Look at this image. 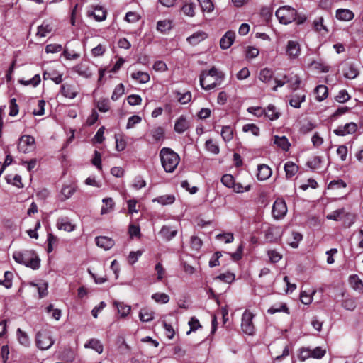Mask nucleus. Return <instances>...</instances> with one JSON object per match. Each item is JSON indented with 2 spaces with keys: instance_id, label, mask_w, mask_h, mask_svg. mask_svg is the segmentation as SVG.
I'll use <instances>...</instances> for the list:
<instances>
[{
  "instance_id": "1",
  "label": "nucleus",
  "mask_w": 363,
  "mask_h": 363,
  "mask_svg": "<svg viewBox=\"0 0 363 363\" xmlns=\"http://www.w3.org/2000/svg\"><path fill=\"white\" fill-rule=\"evenodd\" d=\"M224 79V74L215 67L204 70L200 74V84L205 90H211L219 86Z\"/></svg>"
},
{
  "instance_id": "2",
  "label": "nucleus",
  "mask_w": 363,
  "mask_h": 363,
  "mask_svg": "<svg viewBox=\"0 0 363 363\" xmlns=\"http://www.w3.org/2000/svg\"><path fill=\"white\" fill-rule=\"evenodd\" d=\"M13 258L17 263L33 269H38L40 267V259L33 250L16 251L13 253Z\"/></svg>"
},
{
  "instance_id": "3",
  "label": "nucleus",
  "mask_w": 363,
  "mask_h": 363,
  "mask_svg": "<svg viewBox=\"0 0 363 363\" xmlns=\"http://www.w3.org/2000/svg\"><path fill=\"white\" fill-rule=\"evenodd\" d=\"M162 165L167 172H173L178 166L180 157L177 153L168 147H163L160 152Z\"/></svg>"
},
{
  "instance_id": "4",
  "label": "nucleus",
  "mask_w": 363,
  "mask_h": 363,
  "mask_svg": "<svg viewBox=\"0 0 363 363\" xmlns=\"http://www.w3.org/2000/svg\"><path fill=\"white\" fill-rule=\"evenodd\" d=\"M296 16V11L289 6H281L276 11V16L283 24H289L295 21Z\"/></svg>"
},
{
  "instance_id": "5",
  "label": "nucleus",
  "mask_w": 363,
  "mask_h": 363,
  "mask_svg": "<svg viewBox=\"0 0 363 363\" xmlns=\"http://www.w3.org/2000/svg\"><path fill=\"white\" fill-rule=\"evenodd\" d=\"M35 339L37 347L43 350L49 349L54 344L50 332L46 330L39 331Z\"/></svg>"
},
{
  "instance_id": "6",
  "label": "nucleus",
  "mask_w": 363,
  "mask_h": 363,
  "mask_svg": "<svg viewBox=\"0 0 363 363\" xmlns=\"http://www.w3.org/2000/svg\"><path fill=\"white\" fill-rule=\"evenodd\" d=\"M272 213L275 219L279 220L283 218L287 213V206L285 201L282 199H276L272 206Z\"/></svg>"
},
{
  "instance_id": "7",
  "label": "nucleus",
  "mask_w": 363,
  "mask_h": 363,
  "mask_svg": "<svg viewBox=\"0 0 363 363\" xmlns=\"http://www.w3.org/2000/svg\"><path fill=\"white\" fill-rule=\"evenodd\" d=\"M253 317L254 315L248 311H245L242 316V330L245 333L250 335L255 333V327L252 323Z\"/></svg>"
},
{
  "instance_id": "8",
  "label": "nucleus",
  "mask_w": 363,
  "mask_h": 363,
  "mask_svg": "<svg viewBox=\"0 0 363 363\" xmlns=\"http://www.w3.org/2000/svg\"><path fill=\"white\" fill-rule=\"evenodd\" d=\"M35 147V138L31 135H25L19 138L18 149L23 153L30 152Z\"/></svg>"
},
{
  "instance_id": "9",
  "label": "nucleus",
  "mask_w": 363,
  "mask_h": 363,
  "mask_svg": "<svg viewBox=\"0 0 363 363\" xmlns=\"http://www.w3.org/2000/svg\"><path fill=\"white\" fill-rule=\"evenodd\" d=\"M357 130V125L350 122L344 125H340L333 130V133L338 136H345L348 134L354 133Z\"/></svg>"
},
{
  "instance_id": "10",
  "label": "nucleus",
  "mask_w": 363,
  "mask_h": 363,
  "mask_svg": "<svg viewBox=\"0 0 363 363\" xmlns=\"http://www.w3.org/2000/svg\"><path fill=\"white\" fill-rule=\"evenodd\" d=\"M282 233L283 230L281 227L271 226L267 230L265 238L269 242H277L281 238Z\"/></svg>"
},
{
  "instance_id": "11",
  "label": "nucleus",
  "mask_w": 363,
  "mask_h": 363,
  "mask_svg": "<svg viewBox=\"0 0 363 363\" xmlns=\"http://www.w3.org/2000/svg\"><path fill=\"white\" fill-rule=\"evenodd\" d=\"M57 227L60 230L72 232L75 230L76 225L73 224L67 216H62L57 220Z\"/></svg>"
},
{
  "instance_id": "12",
  "label": "nucleus",
  "mask_w": 363,
  "mask_h": 363,
  "mask_svg": "<svg viewBox=\"0 0 363 363\" xmlns=\"http://www.w3.org/2000/svg\"><path fill=\"white\" fill-rule=\"evenodd\" d=\"M60 92L63 96L72 99L77 96L79 91L74 85L63 84L61 86Z\"/></svg>"
},
{
  "instance_id": "13",
  "label": "nucleus",
  "mask_w": 363,
  "mask_h": 363,
  "mask_svg": "<svg viewBox=\"0 0 363 363\" xmlns=\"http://www.w3.org/2000/svg\"><path fill=\"white\" fill-rule=\"evenodd\" d=\"M286 52L290 58L298 57L301 52L298 43L294 40H289L287 43Z\"/></svg>"
},
{
  "instance_id": "14",
  "label": "nucleus",
  "mask_w": 363,
  "mask_h": 363,
  "mask_svg": "<svg viewBox=\"0 0 363 363\" xmlns=\"http://www.w3.org/2000/svg\"><path fill=\"white\" fill-rule=\"evenodd\" d=\"M235 38V33L232 30L227 31L220 40V45L223 50L229 48Z\"/></svg>"
},
{
  "instance_id": "15",
  "label": "nucleus",
  "mask_w": 363,
  "mask_h": 363,
  "mask_svg": "<svg viewBox=\"0 0 363 363\" xmlns=\"http://www.w3.org/2000/svg\"><path fill=\"white\" fill-rule=\"evenodd\" d=\"M208 38V34L203 31V30H199L197 32L194 33L192 35L189 36L186 39L187 42L192 45H196L201 41L204 40Z\"/></svg>"
},
{
  "instance_id": "16",
  "label": "nucleus",
  "mask_w": 363,
  "mask_h": 363,
  "mask_svg": "<svg viewBox=\"0 0 363 363\" xmlns=\"http://www.w3.org/2000/svg\"><path fill=\"white\" fill-rule=\"evenodd\" d=\"M96 244L98 247L105 250L111 249L115 244V242L111 238L106 236H99L96 238Z\"/></svg>"
},
{
  "instance_id": "17",
  "label": "nucleus",
  "mask_w": 363,
  "mask_h": 363,
  "mask_svg": "<svg viewBox=\"0 0 363 363\" xmlns=\"http://www.w3.org/2000/svg\"><path fill=\"white\" fill-rule=\"evenodd\" d=\"M177 234V229L167 225H164L159 232V235L167 241L171 240Z\"/></svg>"
},
{
  "instance_id": "18",
  "label": "nucleus",
  "mask_w": 363,
  "mask_h": 363,
  "mask_svg": "<svg viewBox=\"0 0 363 363\" xmlns=\"http://www.w3.org/2000/svg\"><path fill=\"white\" fill-rule=\"evenodd\" d=\"M257 172V179L261 181L269 179L272 174L271 168L268 165L264 164L258 165Z\"/></svg>"
},
{
  "instance_id": "19",
  "label": "nucleus",
  "mask_w": 363,
  "mask_h": 363,
  "mask_svg": "<svg viewBox=\"0 0 363 363\" xmlns=\"http://www.w3.org/2000/svg\"><path fill=\"white\" fill-rule=\"evenodd\" d=\"M189 128V121L184 116H181L176 121L174 130L178 133H182Z\"/></svg>"
},
{
  "instance_id": "20",
  "label": "nucleus",
  "mask_w": 363,
  "mask_h": 363,
  "mask_svg": "<svg viewBox=\"0 0 363 363\" xmlns=\"http://www.w3.org/2000/svg\"><path fill=\"white\" fill-rule=\"evenodd\" d=\"M354 13L346 9H339L336 11V18L340 21H349L353 19Z\"/></svg>"
},
{
  "instance_id": "21",
  "label": "nucleus",
  "mask_w": 363,
  "mask_h": 363,
  "mask_svg": "<svg viewBox=\"0 0 363 363\" xmlns=\"http://www.w3.org/2000/svg\"><path fill=\"white\" fill-rule=\"evenodd\" d=\"M313 27L315 31L322 34H326L328 33V30L324 24V18L323 16H318L314 19L313 22Z\"/></svg>"
},
{
  "instance_id": "22",
  "label": "nucleus",
  "mask_w": 363,
  "mask_h": 363,
  "mask_svg": "<svg viewBox=\"0 0 363 363\" xmlns=\"http://www.w3.org/2000/svg\"><path fill=\"white\" fill-rule=\"evenodd\" d=\"M52 24L45 21L38 27L36 36L39 38H44L52 30Z\"/></svg>"
},
{
  "instance_id": "23",
  "label": "nucleus",
  "mask_w": 363,
  "mask_h": 363,
  "mask_svg": "<svg viewBox=\"0 0 363 363\" xmlns=\"http://www.w3.org/2000/svg\"><path fill=\"white\" fill-rule=\"evenodd\" d=\"M74 71L84 78H90L92 76V72L90 68L84 64H79L76 65L74 67Z\"/></svg>"
},
{
  "instance_id": "24",
  "label": "nucleus",
  "mask_w": 363,
  "mask_h": 363,
  "mask_svg": "<svg viewBox=\"0 0 363 363\" xmlns=\"http://www.w3.org/2000/svg\"><path fill=\"white\" fill-rule=\"evenodd\" d=\"M273 142L284 151H288L291 144L286 136H274Z\"/></svg>"
},
{
  "instance_id": "25",
  "label": "nucleus",
  "mask_w": 363,
  "mask_h": 363,
  "mask_svg": "<svg viewBox=\"0 0 363 363\" xmlns=\"http://www.w3.org/2000/svg\"><path fill=\"white\" fill-rule=\"evenodd\" d=\"M279 312H284L286 314H289V309L286 303L281 302L274 303L267 310V313L269 314H274Z\"/></svg>"
},
{
  "instance_id": "26",
  "label": "nucleus",
  "mask_w": 363,
  "mask_h": 363,
  "mask_svg": "<svg viewBox=\"0 0 363 363\" xmlns=\"http://www.w3.org/2000/svg\"><path fill=\"white\" fill-rule=\"evenodd\" d=\"M154 311L148 308H141L139 313V318L142 322H150L154 318Z\"/></svg>"
},
{
  "instance_id": "27",
  "label": "nucleus",
  "mask_w": 363,
  "mask_h": 363,
  "mask_svg": "<svg viewBox=\"0 0 363 363\" xmlns=\"http://www.w3.org/2000/svg\"><path fill=\"white\" fill-rule=\"evenodd\" d=\"M131 77L134 80H135L141 84H145V83L148 82L150 79V75L147 72H141V71H138V72L132 73Z\"/></svg>"
},
{
  "instance_id": "28",
  "label": "nucleus",
  "mask_w": 363,
  "mask_h": 363,
  "mask_svg": "<svg viewBox=\"0 0 363 363\" xmlns=\"http://www.w3.org/2000/svg\"><path fill=\"white\" fill-rule=\"evenodd\" d=\"M84 347L86 348L93 349L99 354L102 353L104 350L102 344L99 340L96 339H91L84 345Z\"/></svg>"
},
{
  "instance_id": "29",
  "label": "nucleus",
  "mask_w": 363,
  "mask_h": 363,
  "mask_svg": "<svg viewBox=\"0 0 363 363\" xmlns=\"http://www.w3.org/2000/svg\"><path fill=\"white\" fill-rule=\"evenodd\" d=\"M76 191L75 185H65L61 190V195L62 196V200L65 201L69 199Z\"/></svg>"
},
{
  "instance_id": "30",
  "label": "nucleus",
  "mask_w": 363,
  "mask_h": 363,
  "mask_svg": "<svg viewBox=\"0 0 363 363\" xmlns=\"http://www.w3.org/2000/svg\"><path fill=\"white\" fill-rule=\"evenodd\" d=\"M264 111V116L269 118L271 121L276 120L280 116L279 112L274 105L269 104Z\"/></svg>"
},
{
  "instance_id": "31",
  "label": "nucleus",
  "mask_w": 363,
  "mask_h": 363,
  "mask_svg": "<svg viewBox=\"0 0 363 363\" xmlns=\"http://www.w3.org/2000/svg\"><path fill=\"white\" fill-rule=\"evenodd\" d=\"M306 100V94H295L291 96V99L289 101V104L296 108H298L301 107V104L302 102Z\"/></svg>"
},
{
  "instance_id": "32",
  "label": "nucleus",
  "mask_w": 363,
  "mask_h": 363,
  "mask_svg": "<svg viewBox=\"0 0 363 363\" xmlns=\"http://www.w3.org/2000/svg\"><path fill=\"white\" fill-rule=\"evenodd\" d=\"M284 170L286 172V177L291 178L297 173V172L298 170V167L293 162H287L284 164Z\"/></svg>"
},
{
  "instance_id": "33",
  "label": "nucleus",
  "mask_w": 363,
  "mask_h": 363,
  "mask_svg": "<svg viewBox=\"0 0 363 363\" xmlns=\"http://www.w3.org/2000/svg\"><path fill=\"white\" fill-rule=\"evenodd\" d=\"M350 283L354 290L358 291L359 292L363 291V283L357 275L350 276Z\"/></svg>"
},
{
  "instance_id": "34",
  "label": "nucleus",
  "mask_w": 363,
  "mask_h": 363,
  "mask_svg": "<svg viewBox=\"0 0 363 363\" xmlns=\"http://www.w3.org/2000/svg\"><path fill=\"white\" fill-rule=\"evenodd\" d=\"M315 93L316 94V99L321 101L328 96V87L325 85H318L315 89Z\"/></svg>"
},
{
  "instance_id": "35",
  "label": "nucleus",
  "mask_w": 363,
  "mask_h": 363,
  "mask_svg": "<svg viewBox=\"0 0 363 363\" xmlns=\"http://www.w3.org/2000/svg\"><path fill=\"white\" fill-rule=\"evenodd\" d=\"M43 77L45 79H51L57 84H59L62 82V74H57L55 72H45Z\"/></svg>"
},
{
  "instance_id": "36",
  "label": "nucleus",
  "mask_w": 363,
  "mask_h": 363,
  "mask_svg": "<svg viewBox=\"0 0 363 363\" xmlns=\"http://www.w3.org/2000/svg\"><path fill=\"white\" fill-rule=\"evenodd\" d=\"M273 77V72L272 69L264 68L259 72V79L264 83H268Z\"/></svg>"
},
{
  "instance_id": "37",
  "label": "nucleus",
  "mask_w": 363,
  "mask_h": 363,
  "mask_svg": "<svg viewBox=\"0 0 363 363\" xmlns=\"http://www.w3.org/2000/svg\"><path fill=\"white\" fill-rule=\"evenodd\" d=\"M220 134L225 142L230 141L233 138V128L230 125L223 126Z\"/></svg>"
},
{
  "instance_id": "38",
  "label": "nucleus",
  "mask_w": 363,
  "mask_h": 363,
  "mask_svg": "<svg viewBox=\"0 0 363 363\" xmlns=\"http://www.w3.org/2000/svg\"><path fill=\"white\" fill-rule=\"evenodd\" d=\"M89 16H93L97 21H104L106 17V12L101 7H96L94 11L89 13Z\"/></svg>"
},
{
  "instance_id": "39",
  "label": "nucleus",
  "mask_w": 363,
  "mask_h": 363,
  "mask_svg": "<svg viewBox=\"0 0 363 363\" xmlns=\"http://www.w3.org/2000/svg\"><path fill=\"white\" fill-rule=\"evenodd\" d=\"M175 198L173 195H163L155 198L152 200L153 202H157L162 205H168L174 203Z\"/></svg>"
},
{
  "instance_id": "40",
  "label": "nucleus",
  "mask_w": 363,
  "mask_h": 363,
  "mask_svg": "<svg viewBox=\"0 0 363 363\" xmlns=\"http://www.w3.org/2000/svg\"><path fill=\"white\" fill-rule=\"evenodd\" d=\"M102 202L104 205L101 208V213L106 214L109 213L113 209L114 205L113 199L111 198H106L102 200Z\"/></svg>"
},
{
  "instance_id": "41",
  "label": "nucleus",
  "mask_w": 363,
  "mask_h": 363,
  "mask_svg": "<svg viewBox=\"0 0 363 363\" xmlns=\"http://www.w3.org/2000/svg\"><path fill=\"white\" fill-rule=\"evenodd\" d=\"M115 305L117 307L118 313L121 315V317L127 316L131 310L130 306L125 305L123 303L115 302Z\"/></svg>"
},
{
  "instance_id": "42",
  "label": "nucleus",
  "mask_w": 363,
  "mask_h": 363,
  "mask_svg": "<svg viewBox=\"0 0 363 363\" xmlns=\"http://www.w3.org/2000/svg\"><path fill=\"white\" fill-rule=\"evenodd\" d=\"M206 149L213 154L217 155L219 153L220 149L218 145L213 140L209 139L205 143Z\"/></svg>"
},
{
  "instance_id": "43",
  "label": "nucleus",
  "mask_w": 363,
  "mask_h": 363,
  "mask_svg": "<svg viewBox=\"0 0 363 363\" xmlns=\"http://www.w3.org/2000/svg\"><path fill=\"white\" fill-rule=\"evenodd\" d=\"M152 298L159 303H167L169 301V296L164 293H155L152 295Z\"/></svg>"
},
{
  "instance_id": "44",
  "label": "nucleus",
  "mask_w": 363,
  "mask_h": 363,
  "mask_svg": "<svg viewBox=\"0 0 363 363\" xmlns=\"http://www.w3.org/2000/svg\"><path fill=\"white\" fill-rule=\"evenodd\" d=\"M204 12L211 13L214 9V6L211 0H197Z\"/></svg>"
},
{
  "instance_id": "45",
  "label": "nucleus",
  "mask_w": 363,
  "mask_h": 363,
  "mask_svg": "<svg viewBox=\"0 0 363 363\" xmlns=\"http://www.w3.org/2000/svg\"><path fill=\"white\" fill-rule=\"evenodd\" d=\"M19 82H20V84L25 85V86L31 85V86L35 87L40 82V77L38 74H35L32 79H30L29 80L21 79V80H19Z\"/></svg>"
},
{
  "instance_id": "46",
  "label": "nucleus",
  "mask_w": 363,
  "mask_h": 363,
  "mask_svg": "<svg viewBox=\"0 0 363 363\" xmlns=\"http://www.w3.org/2000/svg\"><path fill=\"white\" fill-rule=\"evenodd\" d=\"M150 133L155 141H159L163 139L164 131L162 127H157L152 129Z\"/></svg>"
},
{
  "instance_id": "47",
  "label": "nucleus",
  "mask_w": 363,
  "mask_h": 363,
  "mask_svg": "<svg viewBox=\"0 0 363 363\" xmlns=\"http://www.w3.org/2000/svg\"><path fill=\"white\" fill-rule=\"evenodd\" d=\"M301 80L299 77L294 75L290 79L287 78V83H289V88L292 90H296L299 88Z\"/></svg>"
},
{
  "instance_id": "48",
  "label": "nucleus",
  "mask_w": 363,
  "mask_h": 363,
  "mask_svg": "<svg viewBox=\"0 0 363 363\" xmlns=\"http://www.w3.org/2000/svg\"><path fill=\"white\" fill-rule=\"evenodd\" d=\"M342 306L346 310L354 311L357 307V303L355 299L349 298L342 301Z\"/></svg>"
},
{
  "instance_id": "49",
  "label": "nucleus",
  "mask_w": 363,
  "mask_h": 363,
  "mask_svg": "<svg viewBox=\"0 0 363 363\" xmlns=\"http://www.w3.org/2000/svg\"><path fill=\"white\" fill-rule=\"evenodd\" d=\"M96 106L99 111L107 112L109 108V101L107 99H100L96 104Z\"/></svg>"
},
{
  "instance_id": "50",
  "label": "nucleus",
  "mask_w": 363,
  "mask_h": 363,
  "mask_svg": "<svg viewBox=\"0 0 363 363\" xmlns=\"http://www.w3.org/2000/svg\"><path fill=\"white\" fill-rule=\"evenodd\" d=\"M124 94V86L123 84H118L112 94L111 99L113 101H117Z\"/></svg>"
},
{
  "instance_id": "51",
  "label": "nucleus",
  "mask_w": 363,
  "mask_h": 363,
  "mask_svg": "<svg viewBox=\"0 0 363 363\" xmlns=\"http://www.w3.org/2000/svg\"><path fill=\"white\" fill-rule=\"evenodd\" d=\"M176 94H177L178 101L182 104H186L191 99V94L190 91H186L182 94H180L179 92L177 91Z\"/></svg>"
},
{
  "instance_id": "52",
  "label": "nucleus",
  "mask_w": 363,
  "mask_h": 363,
  "mask_svg": "<svg viewBox=\"0 0 363 363\" xmlns=\"http://www.w3.org/2000/svg\"><path fill=\"white\" fill-rule=\"evenodd\" d=\"M321 162V158L316 156L307 162V166L311 169H317L320 167Z\"/></svg>"
},
{
  "instance_id": "53",
  "label": "nucleus",
  "mask_w": 363,
  "mask_h": 363,
  "mask_svg": "<svg viewBox=\"0 0 363 363\" xmlns=\"http://www.w3.org/2000/svg\"><path fill=\"white\" fill-rule=\"evenodd\" d=\"M195 6L194 4H185L182 8V12L188 16L193 17L195 15L194 12Z\"/></svg>"
},
{
  "instance_id": "54",
  "label": "nucleus",
  "mask_w": 363,
  "mask_h": 363,
  "mask_svg": "<svg viewBox=\"0 0 363 363\" xmlns=\"http://www.w3.org/2000/svg\"><path fill=\"white\" fill-rule=\"evenodd\" d=\"M221 182L226 187L232 188L235 182V179L231 174H226L222 177Z\"/></svg>"
},
{
  "instance_id": "55",
  "label": "nucleus",
  "mask_w": 363,
  "mask_h": 363,
  "mask_svg": "<svg viewBox=\"0 0 363 363\" xmlns=\"http://www.w3.org/2000/svg\"><path fill=\"white\" fill-rule=\"evenodd\" d=\"M141 121H142V118L140 116H137V115L132 116L128 119V122L126 124V128L127 129L133 128L136 124L140 123Z\"/></svg>"
},
{
  "instance_id": "56",
  "label": "nucleus",
  "mask_w": 363,
  "mask_h": 363,
  "mask_svg": "<svg viewBox=\"0 0 363 363\" xmlns=\"http://www.w3.org/2000/svg\"><path fill=\"white\" fill-rule=\"evenodd\" d=\"M315 293V291H313L312 294H307L305 291H301L300 294V300L301 303L305 305L310 304L313 301V294Z\"/></svg>"
},
{
  "instance_id": "57",
  "label": "nucleus",
  "mask_w": 363,
  "mask_h": 363,
  "mask_svg": "<svg viewBox=\"0 0 363 363\" xmlns=\"http://www.w3.org/2000/svg\"><path fill=\"white\" fill-rule=\"evenodd\" d=\"M242 130L244 132H250L252 134H253L255 136L259 135V128L255 124H245L242 127Z\"/></svg>"
},
{
  "instance_id": "58",
  "label": "nucleus",
  "mask_w": 363,
  "mask_h": 363,
  "mask_svg": "<svg viewBox=\"0 0 363 363\" xmlns=\"http://www.w3.org/2000/svg\"><path fill=\"white\" fill-rule=\"evenodd\" d=\"M350 96L345 89H342L339 91L337 95L335 96V100L339 103H345L350 100Z\"/></svg>"
},
{
  "instance_id": "59",
  "label": "nucleus",
  "mask_w": 363,
  "mask_h": 363,
  "mask_svg": "<svg viewBox=\"0 0 363 363\" xmlns=\"http://www.w3.org/2000/svg\"><path fill=\"white\" fill-rule=\"evenodd\" d=\"M247 111L250 113L254 114L257 117H260L264 115V108L259 106H251L247 108Z\"/></svg>"
},
{
  "instance_id": "60",
  "label": "nucleus",
  "mask_w": 363,
  "mask_h": 363,
  "mask_svg": "<svg viewBox=\"0 0 363 363\" xmlns=\"http://www.w3.org/2000/svg\"><path fill=\"white\" fill-rule=\"evenodd\" d=\"M62 50V47L60 44H49L45 47V52L47 53H56Z\"/></svg>"
},
{
  "instance_id": "61",
  "label": "nucleus",
  "mask_w": 363,
  "mask_h": 363,
  "mask_svg": "<svg viewBox=\"0 0 363 363\" xmlns=\"http://www.w3.org/2000/svg\"><path fill=\"white\" fill-rule=\"evenodd\" d=\"M216 238L220 240H224L225 243H231L234 240L233 234L231 233L218 234Z\"/></svg>"
},
{
  "instance_id": "62",
  "label": "nucleus",
  "mask_w": 363,
  "mask_h": 363,
  "mask_svg": "<svg viewBox=\"0 0 363 363\" xmlns=\"http://www.w3.org/2000/svg\"><path fill=\"white\" fill-rule=\"evenodd\" d=\"M325 354V350L320 347H317L311 350V357L315 359H321Z\"/></svg>"
},
{
  "instance_id": "63",
  "label": "nucleus",
  "mask_w": 363,
  "mask_h": 363,
  "mask_svg": "<svg viewBox=\"0 0 363 363\" xmlns=\"http://www.w3.org/2000/svg\"><path fill=\"white\" fill-rule=\"evenodd\" d=\"M267 254L270 261L273 263L278 262L282 257V256L277 251L274 250H269Z\"/></svg>"
},
{
  "instance_id": "64",
  "label": "nucleus",
  "mask_w": 363,
  "mask_h": 363,
  "mask_svg": "<svg viewBox=\"0 0 363 363\" xmlns=\"http://www.w3.org/2000/svg\"><path fill=\"white\" fill-rule=\"evenodd\" d=\"M127 100H128V103L130 106L139 105L142 102V98L139 95H137V94L130 95L128 97Z\"/></svg>"
}]
</instances>
